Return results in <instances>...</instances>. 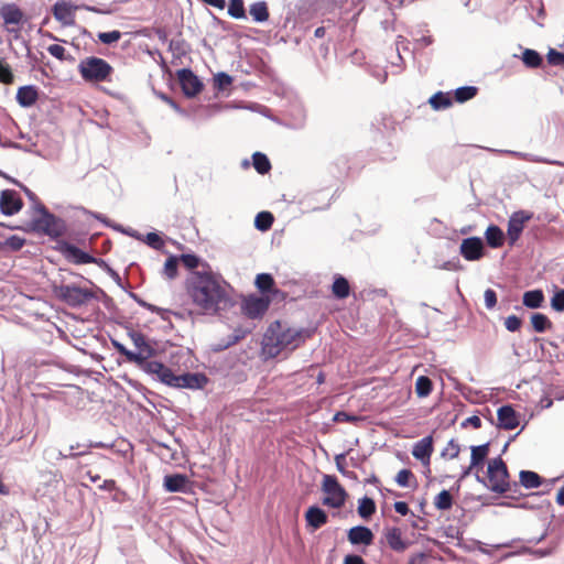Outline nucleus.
Instances as JSON below:
<instances>
[{
	"label": "nucleus",
	"instance_id": "obj_56",
	"mask_svg": "<svg viewBox=\"0 0 564 564\" xmlns=\"http://www.w3.org/2000/svg\"><path fill=\"white\" fill-rule=\"evenodd\" d=\"M522 321L517 315H510L505 321V326L509 332H517L520 329Z\"/></svg>",
	"mask_w": 564,
	"mask_h": 564
},
{
	"label": "nucleus",
	"instance_id": "obj_2",
	"mask_svg": "<svg viewBox=\"0 0 564 564\" xmlns=\"http://www.w3.org/2000/svg\"><path fill=\"white\" fill-rule=\"evenodd\" d=\"M305 340L303 329L284 327L279 321L268 327L262 339V354L267 358H275L282 352H291Z\"/></svg>",
	"mask_w": 564,
	"mask_h": 564
},
{
	"label": "nucleus",
	"instance_id": "obj_19",
	"mask_svg": "<svg viewBox=\"0 0 564 564\" xmlns=\"http://www.w3.org/2000/svg\"><path fill=\"white\" fill-rule=\"evenodd\" d=\"M307 527L313 531L319 529L328 521L327 513L318 506H311L305 512Z\"/></svg>",
	"mask_w": 564,
	"mask_h": 564
},
{
	"label": "nucleus",
	"instance_id": "obj_10",
	"mask_svg": "<svg viewBox=\"0 0 564 564\" xmlns=\"http://www.w3.org/2000/svg\"><path fill=\"white\" fill-rule=\"evenodd\" d=\"M269 305L270 299L268 296L249 295L243 300L241 310L249 318H259L264 315Z\"/></svg>",
	"mask_w": 564,
	"mask_h": 564
},
{
	"label": "nucleus",
	"instance_id": "obj_21",
	"mask_svg": "<svg viewBox=\"0 0 564 564\" xmlns=\"http://www.w3.org/2000/svg\"><path fill=\"white\" fill-rule=\"evenodd\" d=\"M188 478L183 474L166 475L164 477L163 487L167 492H185Z\"/></svg>",
	"mask_w": 564,
	"mask_h": 564
},
{
	"label": "nucleus",
	"instance_id": "obj_61",
	"mask_svg": "<svg viewBox=\"0 0 564 564\" xmlns=\"http://www.w3.org/2000/svg\"><path fill=\"white\" fill-rule=\"evenodd\" d=\"M345 462H346V453L337 454L335 456V463H336L337 470L341 475H344L347 470L345 467Z\"/></svg>",
	"mask_w": 564,
	"mask_h": 564
},
{
	"label": "nucleus",
	"instance_id": "obj_26",
	"mask_svg": "<svg viewBox=\"0 0 564 564\" xmlns=\"http://www.w3.org/2000/svg\"><path fill=\"white\" fill-rule=\"evenodd\" d=\"M249 13L254 22L263 23L269 19V9L265 1H257L250 4Z\"/></svg>",
	"mask_w": 564,
	"mask_h": 564
},
{
	"label": "nucleus",
	"instance_id": "obj_50",
	"mask_svg": "<svg viewBox=\"0 0 564 564\" xmlns=\"http://www.w3.org/2000/svg\"><path fill=\"white\" fill-rule=\"evenodd\" d=\"M460 447L455 442V440H451L447 444V446L443 449L441 453L442 457H448L449 459H454L459 455Z\"/></svg>",
	"mask_w": 564,
	"mask_h": 564
},
{
	"label": "nucleus",
	"instance_id": "obj_15",
	"mask_svg": "<svg viewBox=\"0 0 564 564\" xmlns=\"http://www.w3.org/2000/svg\"><path fill=\"white\" fill-rule=\"evenodd\" d=\"M62 250L66 259L75 264L104 263V260H98L72 243H65Z\"/></svg>",
	"mask_w": 564,
	"mask_h": 564
},
{
	"label": "nucleus",
	"instance_id": "obj_48",
	"mask_svg": "<svg viewBox=\"0 0 564 564\" xmlns=\"http://www.w3.org/2000/svg\"><path fill=\"white\" fill-rule=\"evenodd\" d=\"M178 261H182L184 267L192 271H196L195 269H197L200 264V259L194 253L181 254V257L178 258ZM204 263H202V265Z\"/></svg>",
	"mask_w": 564,
	"mask_h": 564
},
{
	"label": "nucleus",
	"instance_id": "obj_36",
	"mask_svg": "<svg viewBox=\"0 0 564 564\" xmlns=\"http://www.w3.org/2000/svg\"><path fill=\"white\" fill-rule=\"evenodd\" d=\"M252 164L260 174H265L271 170V163L268 156L261 152H254L252 155Z\"/></svg>",
	"mask_w": 564,
	"mask_h": 564
},
{
	"label": "nucleus",
	"instance_id": "obj_49",
	"mask_svg": "<svg viewBox=\"0 0 564 564\" xmlns=\"http://www.w3.org/2000/svg\"><path fill=\"white\" fill-rule=\"evenodd\" d=\"M214 83L218 90H224L232 84V77L225 72H220L214 77Z\"/></svg>",
	"mask_w": 564,
	"mask_h": 564
},
{
	"label": "nucleus",
	"instance_id": "obj_42",
	"mask_svg": "<svg viewBox=\"0 0 564 564\" xmlns=\"http://www.w3.org/2000/svg\"><path fill=\"white\" fill-rule=\"evenodd\" d=\"M434 506L438 510H448L453 506V497L448 490H442L434 499Z\"/></svg>",
	"mask_w": 564,
	"mask_h": 564
},
{
	"label": "nucleus",
	"instance_id": "obj_31",
	"mask_svg": "<svg viewBox=\"0 0 564 564\" xmlns=\"http://www.w3.org/2000/svg\"><path fill=\"white\" fill-rule=\"evenodd\" d=\"M1 17L6 24H19L23 14L17 6L8 4L2 8Z\"/></svg>",
	"mask_w": 564,
	"mask_h": 564
},
{
	"label": "nucleus",
	"instance_id": "obj_12",
	"mask_svg": "<svg viewBox=\"0 0 564 564\" xmlns=\"http://www.w3.org/2000/svg\"><path fill=\"white\" fill-rule=\"evenodd\" d=\"M208 379L204 373L186 372L182 375H175V380L172 383V388L197 390L203 389Z\"/></svg>",
	"mask_w": 564,
	"mask_h": 564
},
{
	"label": "nucleus",
	"instance_id": "obj_59",
	"mask_svg": "<svg viewBox=\"0 0 564 564\" xmlns=\"http://www.w3.org/2000/svg\"><path fill=\"white\" fill-rule=\"evenodd\" d=\"M47 52L55 58L63 61L65 58L66 50L62 45L52 44L47 47Z\"/></svg>",
	"mask_w": 564,
	"mask_h": 564
},
{
	"label": "nucleus",
	"instance_id": "obj_14",
	"mask_svg": "<svg viewBox=\"0 0 564 564\" xmlns=\"http://www.w3.org/2000/svg\"><path fill=\"white\" fill-rule=\"evenodd\" d=\"M23 202L13 189H3L0 194V210L6 216H12L21 210Z\"/></svg>",
	"mask_w": 564,
	"mask_h": 564
},
{
	"label": "nucleus",
	"instance_id": "obj_40",
	"mask_svg": "<svg viewBox=\"0 0 564 564\" xmlns=\"http://www.w3.org/2000/svg\"><path fill=\"white\" fill-rule=\"evenodd\" d=\"M87 454H89V452L85 448V445L76 443V444L69 446V452L67 454L63 453L62 451H57L56 458L57 459L77 458L79 456H84Z\"/></svg>",
	"mask_w": 564,
	"mask_h": 564
},
{
	"label": "nucleus",
	"instance_id": "obj_47",
	"mask_svg": "<svg viewBox=\"0 0 564 564\" xmlns=\"http://www.w3.org/2000/svg\"><path fill=\"white\" fill-rule=\"evenodd\" d=\"M143 242L154 250H162L164 248V240L158 232H149L143 236Z\"/></svg>",
	"mask_w": 564,
	"mask_h": 564
},
{
	"label": "nucleus",
	"instance_id": "obj_18",
	"mask_svg": "<svg viewBox=\"0 0 564 564\" xmlns=\"http://www.w3.org/2000/svg\"><path fill=\"white\" fill-rule=\"evenodd\" d=\"M433 453V437L425 436L417 441L412 448V455L420 460L423 465H429L431 455Z\"/></svg>",
	"mask_w": 564,
	"mask_h": 564
},
{
	"label": "nucleus",
	"instance_id": "obj_8",
	"mask_svg": "<svg viewBox=\"0 0 564 564\" xmlns=\"http://www.w3.org/2000/svg\"><path fill=\"white\" fill-rule=\"evenodd\" d=\"M138 368L151 376L154 380L172 388V383L175 380V373L164 364L155 360L143 359V362L139 364Z\"/></svg>",
	"mask_w": 564,
	"mask_h": 564
},
{
	"label": "nucleus",
	"instance_id": "obj_27",
	"mask_svg": "<svg viewBox=\"0 0 564 564\" xmlns=\"http://www.w3.org/2000/svg\"><path fill=\"white\" fill-rule=\"evenodd\" d=\"M429 104L434 110H444L453 105V98L449 93L437 91L429 99Z\"/></svg>",
	"mask_w": 564,
	"mask_h": 564
},
{
	"label": "nucleus",
	"instance_id": "obj_63",
	"mask_svg": "<svg viewBox=\"0 0 564 564\" xmlns=\"http://www.w3.org/2000/svg\"><path fill=\"white\" fill-rule=\"evenodd\" d=\"M406 44H408V41L405 37L399 35L397 37V41H395V45H397V52H398V59L401 62L402 61V55H401V51H405L408 50L406 47Z\"/></svg>",
	"mask_w": 564,
	"mask_h": 564
},
{
	"label": "nucleus",
	"instance_id": "obj_24",
	"mask_svg": "<svg viewBox=\"0 0 564 564\" xmlns=\"http://www.w3.org/2000/svg\"><path fill=\"white\" fill-rule=\"evenodd\" d=\"M39 94L35 86L28 85L18 89L17 101L21 107L28 108L33 106L37 100Z\"/></svg>",
	"mask_w": 564,
	"mask_h": 564
},
{
	"label": "nucleus",
	"instance_id": "obj_35",
	"mask_svg": "<svg viewBox=\"0 0 564 564\" xmlns=\"http://www.w3.org/2000/svg\"><path fill=\"white\" fill-rule=\"evenodd\" d=\"M521 59L523 64L529 68H538L543 62L541 54L532 48H525L522 52Z\"/></svg>",
	"mask_w": 564,
	"mask_h": 564
},
{
	"label": "nucleus",
	"instance_id": "obj_9",
	"mask_svg": "<svg viewBox=\"0 0 564 564\" xmlns=\"http://www.w3.org/2000/svg\"><path fill=\"white\" fill-rule=\"evenodd\" d=\"M533 213L527 210L514 212L508 220L507 236L509 243L513 246L520 238L525 223L531 220Z\"/></svg>",
	"mask_w": 564,
	"mask_h": 564
},
{
	"label": "nucleus",
	"instance_id": "obj_25",
	"mask_svg": "<svg viewBox=\"0 0 564 564\" xmlns=\"http://www.w3.org/2000/svg\"><path fill=\"white\" fill-rule=\"evenodd\" d=\"M332 292L336 299L343 300L348 297L350 293V285L348 280L340 274H336L333 282Z\"/></svg>",
	"mask_w": 564,
	"mask_h": 564
},
{
	"label": "nucleus",
	"instance_id": "obj_30",
	"mask_svg": "<svg viewBox=\"0 0 564 564\" xmlns=\"http://www.w3.org/2000/svg\"><path fill=\"white\" fill-rule=\"evenodd\" d=\"M520 485L527 489H534L541 486L542 478L531 470H521L519 474Z\"/></svg>",
	"mask_w": 564,
	"mask_h": 564
},
{
	"label": "nucleus",
	"instance_id": "obj_46",
	"mask_svg": "<svg viewBox=\"0 0 564 564\" xmlns=\"http://www.w3.org/2000/svg\"><path fill=\"white\" fill-rule=\"evenodd\" d=\"M25 243V239L13 235L8 237L2 243H0V248H8L11 251L20 250Z\"/></svg>",
	"mask_w": 564,
	"mask_h": 564
},
{
	"label": "nucleus",
	"instance_id": "obj_13",
	"mask_svg": "<svg viewBox=\"0 0 564 564\" xmlns=\"http://www.w3.org/2000/svg\"><path fill=\"white\" fill-rule=\"evenodd\" d=\"M484 242L479 237H468L463 239L459 252L467 261H477L484 256Z\"/></svg>",
	"mask_w": 564,
	"mask_h": 564
},
{
	"label": "nucleus",
	"instance_id": "obj_6",
	"mask_svg": "<svg viewBox=\"0 0 564 564\" xmlns=\"http://www.w3.org/2000/svg\"><path fill=\"white\" fill-rule=\"evenodd\" d=\"M79 73L85 80L104 82L112 72L111 65L99 57H87L78 65Z\"/></svg>",
	"mask_w": 564,
	"mask_h": 564
},
{
	"label": "nucleus",
	"instance_id": "obj_55",
	"mask_svg": "<svg viewBox=\"0 0 564 564\" xmlns=\"http://www.w3.org/2000/svg\"><path fill=\"white\" fill-rule=\"evenodd\" d=\"M412 477L413 474L410 469H401L395 476V481L401 487H409V481Z\"/></svg>",
	"mask_w": 564,
	"mask_h": 564
},
{
	"label": "nucleus",
	"instance_id": "obj_1",
	"mask_svg": "<svg viewBox=\"0 0 564 564\" xmlns=\"http://www.w3.org/2000/svg\"><path fill=\"white\" fill-rule=\"evenodd\" d=\"M185 292L197 313L221 316L236 305L234 289L204 262L200 271H192L185 281Z\"/></svg>",
	"mask_w": 564,
	"mask_h": 564
},
{
	"label": "nucleus",
	"instance_id": "obj_34",
	"mask_svg": "<svg viewBox=\"0 0 564 564\" xmlns=\"http://www.w3.org/2000/svg\"><path fill=\"white\" fill-rule=\"evenodd\" d=\"M111 344L120 355L126 357L127 361L134 364L137 367L139 366V364L143 362V357H141V355L135 354L132 350H129L120 341L111 339Z\"/></svg>",
	"mask_w": 564,
	"mask_h": 564
},
{
	"label": "nucleus",
	"instance_id": "obj_32",
	"mask_svg": "<svg viewBox=\"0 0 564 564\" xmlns=\"http://www.w3.org/2000/svg\"><path fill=\"white\" fill-rule=\"evenodd\" d=\"M485 236H486L487 243L491 248H499L503 243V237H505L503 231L500 229V227H498L496 225H490L487 228Z\"/></svg>",
	"mask_w": 564,
	"mask_h": 564
},
{
	"label": "nucleus",
	"instance_id": "obj_64",
	"mask_svg": "<svg viewBox=\"0 0 564 564\" xmlns=\"http://www.w3.org/2000/svg\"><path fill=\"white\" fill-rule=\"evenodd\" d=\"M344 564H366V562L360 555L348 554L344 558Z\"/></svg>",
	"mask_w": 564,
	"mask_h": 564
},
{
	"label": "nucleus",
	"instance_id": "obj_16",
	"mask_svg": "<svg viewBox=\"0 0 564 564\" xmlns=\"http://www.w3.org/2000/svg\"><path fill=\"white\" fill-rule=\"evenodd\" d=\"M497 426L501 430H514L520 424L519 414L512 405H502L497 411Z\"/></svg>",
	"mask_w": 564,
	"mask_h": 564
},
{
	"label": "nucleus",
	"instance_id": "obj_20",
	"mask_svg": "<svg viewBox=\"0 0 564 564\" xmlns=\"http://www.w3.org/2000/svg\"><path fill=\"white\" fill-rule=\"evenodd\" d=\"M129 337L132 340L133 345L139 349L137 354L141 355V357H143L144 360H148L155 356L156 351L154 347H152L148 343L145 336L142 333L132 330L129 333Z\"/></svg>",
	"mask_w": 564,
	"mask_h": 564
},
{
	"label": "nucleus",
	"instance_id": "obj_3",
	"mask_svg": "<svg viewBox=\"0 0 564 564\" xmlns=\"http://www.w3.org/2000/svg\"><path fill=\"white\" fill-rule=\"evenodd\" d=\"M488 485L487 488L492 492L506 494L508 491H517L519 485L509 482V471L507 465L500 456L492 458L488 463L487 468Z\"/></svg>",
	"mask_w": 564,
	"mask_h": 564
},
{
	"label": "nucleus",
	"instance_id": "obj_44",
	"mask_svg": "<svg viewBox=\"0 0 564 564\" xmlns=\"http://www.w3.org/2000/svg\"><path fill=\"white\" fill-rule=\"evenodd\" d=\"M415 391L419 397H427L432 391V381L429 377L421 376L415 383Z\"/></svg>",
	"mask_w": 564,
	"mask_h": 564
},
{
	"label": "nucleus",
	"instance_id": "obj_17",
	"mask_svg": "<svg viewBox=\"0 0 564 564\" xmlns=\"http://www.w3.org/2000/svg\"><path fill=\"white\" fill-rule=\"evenodd\" d=\"M347 539L352 545L369 546L372 544L375 535L368 527L356 525L348 530Z\"/></svg>",
	"mask_w": 564,
	"mask_h": 564
},
{
	"label": "nucleus",
	"instance_id": "obj_52",
	"mask_svg": "<svg viewBox=\"0 0 564 564\" xmlns=\"http://www.w3.org/2000/svg\"><path fill=\"white\" fill-rule=\"evenodd\" d=\"M121 37V32L118 30H113L110 32H100L98 34V40L104 44H112L119 41Z\"/></svg>",
	"mask_w": 564,
	"mask_h": 564
},
{
	"label": "nucleus",
	"instance_id": "obj_22",
	"mask_svg": "<svg viewBox=\"0 0 564 564\" xmlns=\"http://www.w3.org/2000/svg\"><path fill=\"white\" fill-rule=\"evenodd\" d=\"M53 14L64 25H73L75 22L73 7L66 1H57L53 7Z\"/></svg>",
	"mask_w": 564,
	"mask_h": 564
},
{
	"label": "nucleus",
	"instance_id": "obj_23",
	"mask_svg": "<svg viewBox=\"0 0 564 564\" xmlns=\"http://www.w3.org/2000/svg\"><path fill=\"white\" fill-rule=\"evenodd\" d=\"M384 536L389 547L395 552H403L408 547V542L402 539V533L399 528L386 529Z\"/></svg>",
	"mask_w": 564,
	"mask_h": 564
},
{
	"label": "nucleus",
	"instance_id": "obj_43",
	"mask_svg": "<svg viewBox=\"0 0 564 564\" xmlns=\"http://www.w3.org/2000/svg\"><path fill=\"white\" fill-rule=\"evenodd\" d=\"M228 14L234 19H246L243 0H230L228 6Z\"/></svg>",
	"mask_w": 564,
	"mask_h": 564
},
{
	"label": "nucleus",
	"instance_id": "obj_37",
	"mask_svg": "<svg viewBox=\"0 0 564 564\" xmlns=\"http://www.w3.org/2000/svg\"><path fill=\"white\" fill-rule=\"evenodd\" d=\"M478 88L475 86H462L455 89L454 98L457 102H466L477 95Z\"/></svg>",
	"mask_w": 564,
	"mask_h": 564
},
{
	"label": "nucleus",
	"instance_id": "obj_11",
	"mask_svg": "<svg viewBox=\"0 0 564 564\" xmlns=\"http://www.w3.org/2000/svg\"><path fill=\"white\" fill-rule=\"evenodd\" d=\"M177 78L186 97H195L203 89V83L189 68L177 70Z\"/></svg>",
	"mask_w": 564,
	"mask_h": 564
},
{
	"label": "nucleus",
	"instance_id": "obj_38",
	"mask_svg": "<svg viewBox=\"0 0 564 564\" xmlns=\"http://www.w3.org/2000/svg\"><path fill=\"white\" fill-rule=\"evenodd\" d=\"M254 284L261 293H269L274 286V280L269 273H260L256 276Z\"/></svg>",
	"mask_w": 564,
	"mask_h": 564
},
{
	"label": "nucleus",
	"instance_id": "obj_45",
	"mask_svg": "<svg viewBox=\"0 0 564 564\" xmlns=\"http://www.w3.org/2000/svg\"><path fill=\"white\" fill-rule=\"evenodd\" d=\"M178 258L176 256H170L164 263V275L173 280L177 275Z\"/></svg>",
	"mask_w": 564,
	"mask_h": 564
},
{
	"label": "nucleus",
	"instance_id": "obj_54",
	"mask_svg": "<svg viewBox=\"0 0 564 564\" xmlns=\"http://www.w3.org/2000/svg\"><path fill=\"white\" fill-rule=\"evenodd\" d=\"M501 153L509 154L512 156H516L521 160H525L529 162H545L544 160L531 154V153H524V152H518V151H511V150H503L500 151Z\"/></svg>",
	"mask_w": 564,
	"mask_h": 564
},
{
	"label": "nucleus",
	"instance_id": "obj_5",
	"mask_svg": "<svg viewBox=\"0 0 564 564\" xmlns=\"http://www.w3.org/2000/svg\"><path fill=\"white\" fill-rule=\"evenodd\" d=\"M58 296L72 307H79L91 300H99V295H105L99 288L96 291L79 288L74 284H63L57 289Z\"/></svg>",
	"mask_w": 564,
	"mask_h": 564
},
{
	"label": "nucleus",
	"instance_id": "obj_39",
	"mask_svg": "<svg viewBox=\"0 0 564 564\" xmlns=\"http://www.w3.org/2000/svg\"><path fill=\"white\" fill-rule=\"evenodd\" d=\"M531 324L535 332L543 333L552 327V323L549 317L542 313H534L531 316Z\"/></svg>",
	"mask_w": 564,
	"mask_h": 564
},
{
	"label": "nucleus",
	"instance_id": "obj_60",
	"mask_svg": "<svg viewBox=\"0 0 564 564\" xmlns=\"http://www.w3.org/2000/svg\"><path fill=\"white\" fill-rule=\"evenodd\" d=\"M13 75L8 65L3 66L0 64V80L4 84L12 82Z\"/></svg>",
	"mask_w": 564,
	"mask_h": 564
},
{
	"label": "nucleus",
	"instance_id": "obj_41",
	"mask_svg": "<svg viewBox=\"0 0 564 564\" xmlns=\"http://www.w3.org/2000/svg\"><path fill=\"white\" fill-rule=\"evenodd\" d=\"M273 216L270 212H260L254 219V226L260 231H267L273 224Z\"/></svg>",
	"mask_w": 564,
	"mask_h": 564
},
{
	"label": "nucleus",
	"instance_id": "obj_4",
	"mask_svg": "<svg viewBox=\"0 0 564 564\" xmlns=\"http://www.w3.org/2000/svg\"><path fill=\"white\" fill-rule=\"evenodd\" d=\"M36 210L41 216L32 221V228L34 230L41 231L52 238H57L65 234L66 225L62 218L50 213L42 204H37Z\"/></svg>",
	"mask_w": 564,
	"mask_h": 564
},
{
	"label": "nucleus",
	"instance_id": "obj_57",
	"mask_svg": "<svg viewBox=\"0 0 564 564\" xmlns=\"http://www.w3.org/2000/svg\"><path fill=\"white\" fill-rule=\"evenodd\" d=\"M485 305L488 310H492L497 304V294L492 289H487L484 293Z\"/></svg>",
	"mask_w": 564,
	"mask_h": 564
},
{
	"label": "nucleus",
	"instance_id": "obj_7",
	"mask_svg": "<svg viewBox=\"0 0 564 564\" xmlns=\"http://www.w3.org/2000/svg\"><path fill=\"white\" fill-rule=\"evenodd\" d=\"M322 490L326 495L323 505L335 509L345 505L347 492L334 475L323 476Z\"/></svg>",
	"mask_w": 564,
	"mask_h": 564
},
{
	"label": "nucleus",
	"instance_id": "obj_28",
	"mask_svg": "<svg viewBox=\"0 0 564 564\" xmlns=\"http://www.w3.org/2000/svg\"><path fill=\"white\" fill-rule=\"evenodd\" d=\"M523 305L528 308H539L544 302V294L542 290H531L523 293Z\"/></svg>",
	"mask_w": 564,
	"mask_h": 564
},
{
	"label": "nucleus",
	"instance_id": "obj_53",
	"mask_svg": "<svg viewBox=\"0 0 564 564\" xmlns=\"http://www.w3.org/2000/svg\"><path fill=\"white\" fill-rule=\"evenodd\" d=\"M551 307L556 312H564V289L554 293L551 299Z\"/></svg>",
	"mask_w": 564,
	"mask_h": 564
},
{
	"label": "nucleus",
	"instance_id": "obj_58",
	"mask_svg": "<svg viewBox=\"0 0 564 564\" xmlns=\"http://www.w3.org/2000/svg\"><path fill=\"white\" fill-rule=\"evenodd\" d=\"M130 295H131V297H132V299H133V300H134V301H135L140 306L148 308V310H149V311H151L152 313H158V314H160V313L164 312V310H162V308H160V307H158V306H155V305H153V304H150V303H148V302L143 301L142 299H140V297H139L137 294H134V293H130Z\"/></svg>",
	"mask_w": 564,
	"mask_h": 564
},
{
	"label": "nucleus",
	"instance_id": "obj_33",
	"mask_svg": "<svg viewBox=\"0 0 564 564\" xmlns=\"http://www.w3.org/2000/svg\"><path fill=\"white\" fill-rule=\"evenodd\" d=\"M470 464L471 467H479L485 462L489 453V443H485L478 446H471Z\"/></svg>",
	"mask_w": 564,
	"mask_h": 564
},
{
	"label": "nucleus",
	"instance_id": "obj_51",
	"mask_svg": "<svg viewBox=\"0 0 564 564\" xmlns=\"http://www.w3.org/2000/svg\"><path fill=\"white\" fill-rule=\"evenodd\" d=\"M547 63L553 66H564V53L550 48L546 55Z\"/></svg>",
	"mask_w": 564,
	"mask_h": 564
},
{
	"label": "nucleus",
	"instance_id": "obj_62",
	"mask_svg": "<svg viewBox=\"0 0 564 564\" xmlns=\"http://www.w3.org/2000/svg\"><path fill=\"white\" fill-rule=\"evenodd\" d=\"M468 425H471L474 429H480L481 427V420L477 415H471L467 417L463 423L462 426L466 427Z\"/></svg>",
	"mask_w": 564,
	"mask_h": 564
},
{
	"label": "nucleus",
	"instance_id": "obj_29",
	"mask_svg": "<svg viewBox=\"0 0 564 564\" xmlns=\"http://www.w3.org/2000/svg\"><path fill=\"white\" fill-rule=\"evenodd\" d=\"M376 502L372 498L365 496L358 500L357 512L364 520H369L376 512Z\"/></svg>",
	"mask_w": 564,
	"mask_h": 564
}]
</instances>
